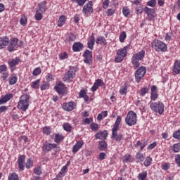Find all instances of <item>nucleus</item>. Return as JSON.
Wrapping results in <instances>:
<instances>
[{
	"mask_svg": "<svg viewBox=\"0 0 180 180\" xmlns=\"http://www.w3.org/2000/svg\"><path fill=\"white\" fill-rule=\"evenodd\" d=\"M30 96L27 94H23L20 97V101L18 104V109L26 112L29 108Z\"/></svg>",
	"mask_w": 180,
	"mask_h": 180,
	"instance_id": "nucleus-1",
	"label": "nucleus"
},
{
	"mask_svg": "<svg viewBox=\"0 0 180 180\" xmlns=\"http://www.w3.org/2000/svg\"><path fill=\"white\" fill-rule=\"evenodd\" d=\"M125 123L128 126H134L137 123V114L134 111L128 112L127 117H125Z\"/></svg>",
	"mask_w": 180,
	"mask_h": 180,
	"instance_id": "nucleus-2",
	"label": "nucleus"
},
{
	"mask_svg": "<svg viewBox=\"0 0 180 180\" xmlns=\"http://www.w3.org/2000/svg\"><path fill=\"white\" fill-rule=\"evenodd\" d=\"M150 108L151 110L155 112V113H159V115L164 113V103L160 101L150 103Z\"/></svg>",
	"mask_w": 180,
	"mask_h": 180,
	"instance_id": "nucleus-3",
	"label": "nucleus"
},
{
	"mask_svg": "<svg viewBox=\"0 0 180 180\" xmlns=\"http://www.w3.org/2000/svg\"><path fill=\"white\" fill-rule=\"evenodd\" d=\"M152 47L156 51H167V44L160 40H155L152 43Z\"/></svg>",
	"mask_w": 180,
	"mask_h": 180,
	"instance_id": "nucleus-4",
	"label": "nucleus"
},
{
	"mask_svg": "<svg viewBox=\"0 0 180 180\" xmlns=\"http://www.w3.org/2000/svg\"><path fill=\"white\" fill-rule=\"evenodd\" d=\"M129 45L124 46L123 49H119L117 51L118 57L115 58L116 63H122V60H124V57L127 56V49H129Z\"/></svg>",
	"mask_w": 180,
	"mask_h": 180,
	"instance_id": "nucleus-5",
	"label": "nucleus"
},
{
	"mask_svg": "<svg viewBox=\"0 0 180 180\" xmlns=\"http://www.w3.org/2000/svg\"><path fill=\"white\" fill-rule=\"evenodd\" d=\"M76 72L77 69H75V68H70L69 70L65 74V77L63 78V81L65 82H70V81H72L76 75Z\"/></svg>",
	"mask_w": 180,
	"mask_h": 180,
	"instance_id": "nucleus-6",
	"label": "nucleus"
},
{
	"mask_svg": "<svg viewBox=\"0 0 180 180\" xmlns=\"http://www.w3.org/2000/svg\"><path fill=\"white\" fill-rule=\"evenodd\" d=\"M21 44L22 41H19V39L17 38H13L8 46V50L10 53H12V51H15V49L19 47Z\"/></svg>",
	"mask_w": 180,
	"mask_h": 180,
	"instance_id": "nucleus-7",
	"label": "nucleus"
},
{
	"mask_svg": "<svg viewBox=\"0 0 180 180\" xmlns=\"http://www.w3.org/2000/svg\"><path fill=\"white\" fill-rule=\"evenodd\" d=\"M146 68L145 67H141L139 68L136 73H135V79H136V82L139 84L141 81V79L146 75Z\"/></svg>",
	"mask_w": 180,
	"mask_h": 180,
	"instance_id": "nucleus-8",
	"label": "nucleus"
},
{
	"mask_svg": "<svg viewBox=\"0 0 180 180\" xmlns=\"http://www.w3.org/2000/svg\"><path fill=\"white\" fill-rule=\"evenodd\" d=\"M83 57H84V63L86 64H92V52L89 50H86V51L83 54Z\"/></svg>",
	"mask_w": 180,
	"mask_h": 180,
	"instance_id": "nucleus-9",
	"label": "nucleus"
},
{
	"mask_svg": "<svg viewBox=\"0 0 180 180\" xmlns=\"http://www.w3.org/2000/svg\"><path fill=\"white\" fill-rule=\"evenodd\" d=\"M108 137V131H100L95 134L96 140H106Z\"/></svg>",
	"mask_w": 180,
	"mask_h": 180,
	"instance_id": "nucleus-10",
	"label": "nucleus"
},
{
	"mask_svg": "<svg viewBox=\"0 0 180 180\" xmlns=\"http://www.w3.org/2000/svg\"><path fill=\"white\" fill-rule=\"evenodd\" d=\"M83 13L86 15V13H92L94 12V8H92V1H89L82 9Z\"/></svg>",
	"mask_w": 180,
	"mask_h": 180,
	"instance_id": "nucleus-11",
	"label": "nucleus"
},
{
	"mask_svg": "<svg viewBox=\"0 0 180 180\" xmlns=\"http://www.w3.org/2000/svg\"><path fill=\"white\" fill-rule=\"evenodd\" d=\"M144 11L148 15V20H154V14L155 13V10L154 8L145 7Z\"/></svg>",
	"mask_w": 180,
	"mask_h": 180,
	"instance_id": "nucleus-12",
	"label": "nucleus"
},
{
	"mask_svg": "<svg viewBox=\"0 0 180 180\" xmlns=\"http://www.w3.org/2000/svg\"><path fill=\"white\" fill-rule=\"evenodd\" d=\"M55 90L59 95H64V93L65 92V86L63 83H59L56 86H55Z\"/></svg>",
	"mask_w": 180,
	"mask_h": 180,
	"instance_id": "nucleus-13",
	"label": "nucleus"
},
{
	"mask_svg": "<svg viewBox=\"0 0 180 180\" xmlns=\"http://www.w3.org/2000/svg\"><path fill=\"white\" fill-rule=\"evenodd\" d=\"M150 99L151 101H157L158 98V94L157 93V86H152L150 87Z\"/></svg>",
	"mask_w": 180,
	"mask_h": 180,
	"instance_id": "nucleus-14",
	"label": "nucleus"
},
{
	"mask_svg": "<svg viewBox=\"0 0 180 180\" xmlns=\"http://www.w3.org/2000/svg\"><path fill=\"white\" fill-rule=\"evenodd\" d=\"M26 160V156L20 155L18 160V168L20 171H23L25 169V161Z\"/></svg>",
	"mask_w": 180,
	"mask_h": 180,
	"instance_id": "nucleus-15",
	"label": "nucleus"
},
{
	"mask_svg": "<svg viewBox=\"0 0 180 180\" xmlns=\"http://www.w3.org/2000/svg\"><path fill=\"white\" fill-rule=\"evenodd\" d=\"M63 109L64 110H66L67 112H71V110H74V103L72 102H68V103H64L62 106Z\"/></svg>",
	"mask_w": 180,
	"mask_h": 180,
	"instance_id": "nucleus-16",
	"label": "nucleus"
},
{
	"mask_svg": "<svg viewBox=\"0 0 180 180\" xmlns=\"http://www.w3.org/2000/svg\"><path fill=\"white\" fill-rule=\"evenodd\" d=\"M56 147H57V144L46 142L43 145V151H50L52 148H56Z\"/></svg>",
	"mask_w": 180,
	"mask_h": 180,
	"instance_id": "nucleus-17",
	"label": "nucleus"
},
{
	"mask_svg": "<svg viewBox=\"0 0 180 180\" xmlns=\"http://www.w3.org/2000/svg\"><path fill=\"white\" fill-rule=\"evenodd\" d=\"M12 98H13V94H6L5 96H2L1 98H0L1 105H4L6 103V102H8V101H11Z\"/></svg>",
	"mask_w": 180,
	"mask_h": 180,
	"instance_id": "nucleus-18",
	"label": "nucleus"
},
{
	"mask_svg": "<svg viewBox=\"0 0 180 180\" xmlns=\"http://www.w3.org/2000/svg\"><path fill=\"white\" fill-rule=\"evenodd\" d=\"M84 49V44L81 42H75L72 46L73 51H81Z\"/></svg>",
	"mask_w": 180,
	"mask_h": 180,
	"instance_id": "nucleus-19",
	"label": "nucleus"
},
{
	"mask_svg": "<svg viewBox=\"0 0 180 180\" xmlns=\"http://www.w3.org/2000/svg\"><path fill=\"white\" fill-rule=\"evenodd\" d=\"M82 146H84V142L82 141H78L75 143V145L72 148V153L74 154H76V153H78V150L80 148H82Z\"/></svg>",
	"mask_w": 180,
	"mask_h": 180,
	"instance_id": "nucleus-20",
	"label": "nucleus"
},
{
	"mask_svg": "<svg viewBox=\"0 0 180 180\" xmlns=\"http://www.w3.org/2000/svg\"><path fill=\"white\" fill-rule=\"evenodd\" d=\"M144 56H146V51L141 50L137 53L134 54L132 57L135 58L136 60H140L144 58Z\"/></svg>",
	"mask_w": 180,
	"mask_h": 180,
	"instance_id": "nucleus-21",
	"label": "nucleus"
},
{
	"mask_svg": "<svg viewBox=\"0 0 180 180\" xmlns=\"http://www.w3.org/2000/svg\"><path fill=\"white\" fill-rule=\"evenodd\" d=\"M88 48L90 50H92L94 49V46L95 45V37L94 36V34L89 37L88 42Z\"/></svg>",
	"mask_w": 180,
	"mask_h": 180,
	"instance_id": "nucleus-22",
	"label": "nucleus"
},
{
	"mask_svg": "<svg viewBox=\"0 0 180 180\" xmlns=\"http://www.w3.org/2000/svg\"><path fill=\"white\" fill-rule=\"evenodd\" d=\"M9 44V38L8 37H0V49H4V46H8Z\"/></svg>",
	"mask_w": 180,
	"mask_h": 180,
	"instance_id": "nucleus-23",
	"label": "nucleus"
},
{
	"mask_svg": "<svg viewBox=\"0 0 180 180\" xmlns=\"http://www.w3.org/2000/svg\"><path fill=\"white\" fill-rule=\"evenodd\" d=\"M19 61H20V59L19 58H15L14 59L9 60L8 61V64L10 65L11 68H13L15 65H18V64H19Z\"/></svg>",
	"mask_w": 180,
	"mask_h": 180,
	"instance_id": "nucleus-24",
	"label": "nucleus"
},
{
	"mask_svg": "<svg viewBox=\"0 0 180 180\" xmlns=\"http://www.w3.org/2000/svg\"><path fill=\"white\" fill-rule=\"evenodd\" d=\"M107 148L108 143H106L105 141H101L98 143V149H100L101 151H105Z\"/></svg>",
	"mask_w": 180,
	"mask_h": 180,
	"instance_id": "nucleus-25",
	"label": "nucleus"
},
{
	"mask_svg": "<svg viewBox=\"0 0 180 180\" xmlns=\"http://www.w3.org/2000/svg\"><path fill=\"white\" fill-rule=\"evenodd\" d=\"M112 139H113V140H115V141L120 143V141H122V140H123L124 136H123V134H117V133L112 134Z\"/></svg>",
	"mask_w": 180,
	"mask_h": 180,
	"instance_id": "nucleus-26",
	"label": "nucleus"
},
{
	"mask_svg": "<svg viewBox=\"0 0 180 180\" xmlns=\"http://www.w3.org/2000/svg\"><path fill=\"white\" fill-rule=\"evenodd\" d=\"M173 71L176 74H179L180 72V60H176L174 65Z\"/></svg>",
	"mask_w": 180,
	"mask_h": 180,
	"instance_id": "nucleus-27",
	"label": "nucleus"
},
{
	"mask_svg": "<svg viewBox=\"0 0 180 180\" xmlns=\"http://www.w3.org/2000/svg\"><path fill=\"white\" fill-rule=\"evenodd\" d=\"M136 162H143V161L146 160V157L143 153L139 152L136 155Z\"/></svg>",
	"mask_w": 180,
	"mask_h": 180,
	"instance_id": "nucleus-28",
	"label": "nucleus"
},
{
	"mask_svg": "<svg viewBox=\"0 0 180 180\" xmlns=\"http://www.w3.org/2000/svg\"><path fill=\"white\" fill-rule=\"evenodd\" d=\"M131 63L134 68H139L140 67V60L136 59V58L132 56Z\"/></svg>",
	"mask_w": 180,
	"mask_h": 180,
	"instance_id": "nucleus-29",
	"label": "nucleus"
},
{
	"mask_svg": "<svg viewBox=\"0 0 180 180\" xmlns=\"http://www.w3.org/2000/svg\"><path fill=\"white\" fill-rule=\"evenodd\" d=\"M46 1H41L39 4V9L38 11H41V13L46 12Z\"/></svg>",
	"mask_w": 180,
	"mask_h": 180,
	"instance_id": "nucleus-30",
	"label": "nucleus"
},
{
	"mask_svg": "<svg viewBox=\"0 0 180 180\" xmlns=\"http://www.w3.org/2000/svg\"><path fill=\"white\" fill-rule=\"evenodd\" d=\"M64 140V136L63 135H60L59 134H56L54 141L55 143H60Z\"/></svg>",
	"mask_w": 180,
	"mask_h": 180,
	"instance_id": "nucleus-31",
	"label": "nucleus"
},
{
	"mask_svg": "<svg viewBox=\"0 0 180 180\" xmlns=\"http://www.w3.org/2000/svg\"><path fill=\"white\" fill-rule=\"evenodd\" d=\"M64 23H65V16L61 15L58 21V27H61Z\"/></svg>",
	"mask_w": 180,
	"mask_h": 180,
	"instance_id": "nucleus-32",
	"label": "nucleus"
},
{
	"mask_svg": "<svg viewBox=\"0 0 180 180\" xmlns=\"http://www.w3.org/2000/svg\"><path fill=\"white\" fill-rule=\"evenodd\" d=\"M152 161H153V159L150 157L147 156L143 162V165H145V167H150Z\"/></svg>",
	"mask_w": 180,
	"mask_h": 180,
	"instance_id": "nucleus-33",
	"label": "nucleus"
},
{
	"mask_svg": "<svg viewBox=\"0 0 180 180\" xmlns=\"http://www.w3.org/2000/svg\"><path fill=\"white\" fill-rule=\"evenodd\" d=\"M96 44H106V39L103 37L97 38Z\"/></svg>",
	"mask_w": 180,
	"mask_h": 180,
	"instance_id": "nucleus-34",
	"label": "nucleus"
},
{
	"mask_svg": "<svg viewBox=\"0 0 180 180\" xmlns=\"http://www.w3.org/2000/svg\"><path fill=\"white\" fill-rule=\"evenodd\" d=\"M41 11L37 10L36 11V14H35V18L36 20H41L43 19V15H41Z\"/></svg>",
	"mask_w": 180,
	"mask_h": 180,
	"instance_id": "nucleus-35",
	"label": "nucleus"
},
{
	"mask_svg": "<svg viewBox=\"0 0 180 180\" xmlns=\"http://www.w3.org/2000/svg\"><path fill=\"white\" fill-rule=\"evenodd\" d=\"M172 150L174 153H179L180 151V142L178 143H175L172 146Z\"/></svg>",
	"mask_w": 180,
	"mask_h": 180,
	"instance_id": "nucleus-36",
	"label": "nucleus"
},
{
	"mask_svg": "<svg viewBox=\"0 0 180 180\" xmlns=\"http://www.w3.org/2000/svg\"><path fill=\"white\" fill-rule=\"evenodd\" d=\"M139 180H145L147 178V172H143L138 176Z\"/></svg>",
	"mask_w": 180,
	"mask_h": 180,
	"instance_id": "nucleus-37",
	"label": "nucleus"
},
{
	"mask_svg": "<svg viewBox=\"0 0 180 180\" xmlns=\"http://www.w3.org/2000/svg\"><path fill=\"white\" fill-rule=\"evenodd\" d=\"M120 95H126V94H127V86H122L120 89Z\"/></svg>",
	"mask_w": 180,
	"mask_h": 180,
	"instance_id": "nucleus-38",
	"label": "nucleus"
},
{
	"mask_svg": "<svg viewBox=\"0 0 180 180\" xmlns=\"http://www.w3.org/2000/svg\"><path fill=\"white\" fill-rule=\"evenodd\" d=\"M63 126L65 131H71V129H72V127L71 126V124H70V123H64Z\"/></svg>",
	"mask_w": 180,
	"mask_h": 180,
	"instance_id": "nucleus-39",
	"label": "nucleus"
},
{
	"mask_svg": "<svg viewBox=\"0 0 180 180\" xmlns=\"http://www.w3.org/2000/svg\"><path fill=\"white\" fill-rule=\"evenodd\" d=\"M126 37H127V35L126 34V32L123 31L122 32H121V34H120V43H123V41H124Z\"/></svg>",
	"mask_w": 180,
	"mask_h": 180,
	"instance_id": "nucleus-40",
	"label": "nucleus"
},
{
	"mask_svg": "<svg viewBox=\"0 0 180 180\" xmlns=\"http://www.w3.org/2000/svg\"><path fill=\"white\" fill-rule=\"evenodd\" d=\"M90 129L91 130H92L93 131H96V130H98V129H99V124H96V123H91L90 124Z\"/></svg>",
	"mask_w": 180,
	"mask_h": 180,
	"instance_id": "nucleus-41",
	"label": "nucleus"
},
{
	"mask_svg": "<svg viewBox=\"0 0 180 180\" xmlns=\"http://www.w3.org/2000/svg\"><path fill=\"white\" fill-rule=\"evenodd\" d=\"M34 174H35V175H41V167L40 166H37V167H35L34 169Z\"/></svg>",
	"mask_w": 180,
	"mask_h": 180,
	"instance_id": "nucleus-42",
	"label": "nucleus"
},
{
	"mask_svg": "<svg viewBox=\"0 0 180 180\" xmlns=\"http://www.w3.org/2000/svg\"><path fill=\"white\" fill-rule=\"evenodd\" d=\"M8 180H19V176L16 173H13L8 176Z\"/></svg>",
	"mask_w": 180,
	"mask_h": 180,
	"instance_id": "nucleus-43",
	"label": "nucleus"
},
{
	"mask_svg": "<svg viewBox=\"0 0 180 180\" xmlns=\"http://www.w3.org/2000/svg\"><path fill=\"white\" fill-rule=\"evenodd\" d=\"M49 86H50V85L48 82H43L41 84V90L45 91V89H49Z\"/></svg>",
	"mask_w": 180,
	"mask_h": 180,
	"instance_id": "nucleus-44",
	"label": "nucleus"
},
{
	"mask_svg": "<svg viewBox=\"0 0 180 180\" xmlns=\"http://www.w3.org/2000/svg\"><path fill=\"white\" fill-rule=\"evenodd\" d=\"M41 73V69H40V68H35L32 72L34 77H37V75H40Z\"/></svg>",
	"mask_w": 180,
	"mask_h": 180,
	"instance_id": "nucleus-45",
	"label": "nucleus"
},
{
	"mask_svg": "<svg viewBox=\"0 0 180 180\" xmlns=\"http://www.w3.org/2000/svg\"><path fill=\"white\" fill-rule=\"evenodd\" d=\"M40 84V79H37L32 82V88L34 89H37L39 88V84Z\"/></svg>",
	"mask_w": 180,
	"mask_h": 180,
	"instance_id": "nucleus-46",
	"label": "nucleus"
},
{
	"mask_svg": "<svg viewBox=\"0 0 180 180\" xmlns=\"http://www.w3.org/2000/svg\"><path fill=\"white\" fill-rule=\"evenodd\" d=\"M25 167L26 168L29 169V168H32V167H33V160H32V159H28L27 160V162L25 164Z\"/></svg>",
	"mask_w": 180,
	"mask_h": 180,
	"instance_id": "nucleus-47",
	"label": "nucleus"
},
{
	"mask_svg": "<svg viewBox=\"0 0 180 180\" xmlns=\"http://www.w3.org/2000/svg\"><path fill=\"white\" fill-rule=\"evenodd\" d=\"M16 82H18V77H10V80H9L10 85H15Z\"/></svg>",
	"mask_w": 180,
	"mask_h": 180,
	"instance_id": "nucleus-48",
	"label": "nucleus"
},
{
	"mask_svg": "<svg viewBox=\"0 0 180 180\" xmlns=\"http://www.w3.org/2000/svg\"><path fill=\"white\" fill-rule=\"evenodd\" d=\"M77 39V37L74 34H70L68 35L67 40L68 41H75V39Z\"/></svg>",
	"mask_w": 180,
	"mask_h": 180,
	"instance_id": "nucleus-49",
	"label": "nucleus"
},
{
	"mask_svg": "<svg viewBox=\"0 0 180 180\" xmlns=\"http://www.w3.org/2000/svg\"><path fill=\"white\" fill-rule=\"evenodd\" d=\"M20 25H22V26H25V25L27 23V18L26 16L21 17L20 20Z\"/></svg>",
	"mask_w": 180,
	"mask_h": 180,
	"instance_id": "nucleus-50",
	"label": "nucleus"
},
{
	"mask_svg": "<svg viewBox=\"0 0 180 180\" xmlns=\"http://www.w3.org/2000/svg\"><path fill=\"white\" fill-rule=\"evenodd\" d=\"M73 2H75L79 5V6H84L86 0H73Z\"/></svg>",
	"mask_w": 180,
	"mask_h": 180,
	"instance_id": "nucleus-51",
	"label": "nucleus"
},
{
	"mask_svg": "<svg viewBox=\"0 0 180 180\" xmlns=\"http://www.w3.org/2000/svg\"><path fill=\"white\" fill-rule=\"evenodd\" d=\"M150 91V89L147 87H144L142 89H141L140 95L141 96H144L146 94H147Z\"/></svg>",
	"mask_w": 180,
	"mask_h": 180,
	"instance_id": "nucleus-52",
	"label": "nucleus"
},
{
	"mask_svg": "<svg viewBox=\"0 0 180 180\" xmlns=\"http://www.w3.org/2000/svg\"><path fill=\"white\" fill-rule=\"evenodd\" d=\"M157 4L155 0H150L147 3L148 6H150L151 8H154Z\"/></svg>",
	"mask_w": 180,
	"mask_h": 180,
	"instance_id": "nucleus-53",
	"label": "nucleus"
},
{
	"mask_svg": "<svg viewBox=\"0 0 180 180\" xmlns=\"http://www.w3.org/2000/svg\"><path fill=\"white\" fill-rule=\"evenodd\" d=\"M173 137H174V139H177V140H180V130L176 131L173 134Z\"/></svg>",
	"mask_w": 180,
	"mask_h": 180,
	"instance_id": "nucleus-54",
	"label": "nucleus"
},
{
	"mask_svg": "<svg viewBox=\"0 0 180 180\" xmlns=\"http://www.w3.org/2000/svg\"><path fill=\"white\" fill-rule=\"evenodd\" d=\"M117 130H119V125H116L114 124L112 129V134H116L117 133Z\"/></svg>",
	"mask_w": 180,
	"mask_h": 180,
	"instance_id": "nucleus-55",
	"label": "nucleus"
},
{
	"mask_svg": "<svg viewBox=\"0 0 180 180\" xmlns=\"http://www.w3.org/2000/svg\"><path fill=\"white\" fill-rule=\"evenodd\" d=\"M94 119L92 117L90 118H86L84 120V124H90L92 123Z\"/></svg>",
	"mask_w": 180,
	"mask_h": 180,
	"instance_id": "nucleus-56",
	"label": "nucleus"
},
{
	"mask_svg": "<svg viewBox=\"0 0 180 180\" xmlns=\"http://www.w3.org/2000/svg\"><path fill=\"white\" fill-rule=\"evenodd\" d=\"M43 133H44V134H50V133H51V130L50 129V128L47 127H45L43 128V130H42Z\"/></svg>",
	"mask_w": 180,
	"mask_h": 180,
	"instance_id": "nucleus-57",
	"label": "nucleus"
},
{
	"mask_svg": "<svg viewBox=\"0 0 180 180\" xmlns=\"http://www.w3.org/2000/svg\"><path fill=\"white\" fill-rule=\"evenodd\" d=\"M122 13L124 15L127 17L129 16V15H130V10H129L128 8H124L122 10Z\"/></svg>",
	"mask_w": 180,
	"mask_h": 180,
	"instance_id": "nucleus-58",
	"label": "nucleus"
},
{
	"mask_svg": "<svg viewBox=\"0 0 180 180\" xmlns=\"http://www.w3.org/2000/svg\"><path fill=\"white\" fill-rule=\"evenodd\" d=\"M169 163H163L162 165V169H164V171H167L169 169Z\"/></svg>",
	"mask_w": 180,
	"mask_h": 180,
	"instance_id": "nucleus-59",
	"label": "nucleus"
},
{
	"mask_svg": "<svg viewBox=\"0 0 180 180\" xmlns=\"http://www.w3.org/2000/svg\"><path fill=\"white\" fill-rule=\"evenodd\" d=\"M143 11H144L143 9V7L141 6H139L136 8V12L137 13V15H141V13H143Z\"/></svg>",
	"mask_w": 180,
	"mask_h": 180,
	"instance_id": "nucleus-60",
	"label": "nucleus"
},
{
	"mask_svg": "<svg viewBox=\"0 0 180 180\" xmlns=\"http://www.w3.org/2000/svg\"><path fill=\"white\" fill-rule=\"evenodd\" d=\"M102 84H103V82H102V79H98L94 83V85H96L97 88H99V86H101Z\"/></svg>",
	"mask_w": 180,
	"mask_h": 180,
	"instance_id": "nucleus-61",
	"label": "nucleus"
},
{
	"mask_svg": "<svg viewBox=\"0 0 180 180\" xmlns=\"http://www.w3.org/2000/svg\"><path fill=\"white\" fill-rule=\"evenodd\" d=\"M115 10L114 9H112V8H110L107 11V15L108 16H112V15H115Z\"/></svg>",
	"mask_w": 180,
	"mask_h": 180,
	"instance_id": "nucleus-62",
	"label": "nucleus"
},
{
	"mask_svg": "<svg viewBox=\"0 0 180 180\" xmlns=\"http://www.w3.org/2000/svg\"><path fill=\"white\" fill-rule=\"evenodd\" d=\"M68 56L67 55V53L64 52L63 53H60L59 56L60 60H65Z\"/></svg>",
	"mask_w": 180,
	"mask_h": 180,
	"instance_id": "nucleus-63",
	"label": "nucleus"
},
{
	"mask_svg": "<svg viewBox=\"0 0 180 180\" xmlns=\"http://www.w3.org/2000/svg\"><path fill=\"white\" fill-rule=\"evenodd\" d=\"M176 164L180 167V155H177L175 157Z\"/></svg>",
	"mask_w": 180,
	"mask_h": 180,
	"instance_id": "nucleus-64",
	"label": "nucleus"
}]
</instances>
